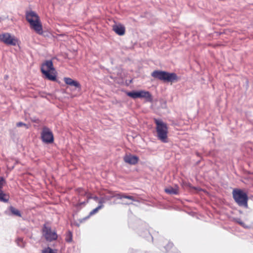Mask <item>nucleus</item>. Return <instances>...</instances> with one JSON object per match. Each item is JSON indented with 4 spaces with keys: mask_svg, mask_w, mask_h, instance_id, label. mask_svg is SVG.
<instances>
[{
    "mask_svg": "<svg viewBox=\"0 0 253 253\" xmlns=\"http://www.w3.org/2000/svg\"><path fill=\"white\" fill-rule=\"evenodd\" d=\"M53 63L51 60H46L42 64L41 71L45 77L50 81H55L56 76L50 73L51 71H54Z\"/></svg>",
    "mask_w": 253,
    "mask_h": 253,
    "instance_id": "4",
    "label": "nucleus"
},
{
    "mask_svg": "<svg viewBox=\"0 0 253 253\" xmlns=\"http://www.w3.org/2000/svg\"><path fill=\"white\" fill-rule=\"evenodd\" d=\"M125 204H129V203H125Z\"/></svg>",
    "mask_w": 253,
    "mask_h": 253,
    "instance_id": "26",
    "label": "nucleus"
},
{
    "mask_svg": "<svg viewBox=\"0 0 253 253\" xmlns=\"http://www.w3.org/2000/svg\"><path fill=\"white\" fill-rule=\"evenodd\" d=\"M105 202L104 199L103 198H100L99 200L98 203L99 204V205L96 208L93 209L92 211H91L89 215H92L95 213H96L99 210L101 209L103 207V203Z\"/></svg>",
    "mask_w": 253,
    "mask_h": 253,
    "instance_id": "15",
    "label": "nucleus"
},
{
    "mask_svg": "<svg viewBox=\"0 0 253 253\" xmlns=\"http://www.w3.org/2000/svg\"><path fill=\"white\" fill-rule=\"evenodd\" d=\"M233 197L235 201L240 206L248 207V197L247 194L241 189H234Z\"/></svg>",
    "mask_w": 253,
    "mask_h": 253,
    "instance_id": "3",
    "label": "nucleus"
},
{
    "mask_svg": "<svg viewBox=\"0 0 253 253\" xmlns=\"http://www.w3.org/2000/svg\"><path fill=\"white\" fill-rule=\"evenodd\" d=\"M4 183V179L0 177V201L6 203L9 200L8 196L2 190Z\"/></svg>",
    "mask_w": 253,
    "mask_h": 253,
    "instance_id": "10",
    "label": "nucleus"
},
{
    "mask_svg": "<svg viewBox=\"0 0 253 253\" xmlns=\"http://www.w3.org/2000/svg\"><path fill=\"white\" fill-rule=\"evenodd\" d=\"M65 240L66 242L69 243L72 241V233L71 231H69L66 233Z\"/></svg>",
    "mask_w": 253,
    "mask_h": 253,
    "instance_id": "20",
    "label": "nucleus"
},
{
    "mask_svg": "<svg viewBox=\"0 0 253 253\" xmlns=\"http://www.w3.org/2000/svg\"><path fill=\"white\" fill-rule=\"evenodd\" d=\"M43 235L48 241H52L55 240L57 238L56 233L53 231H51V228L49 227L44 226L43 229Z\"/></svg>",
    "mask_w": 253,
    "mask_h": 253,
    "instance_id": "8",
    "label": "nucleus"
},
{
    "mask_svg": "<svg viewBox=\"0 0 253 253\" xmlns=\"http://www.w3.org/2000/svg\"><path fill=\"white\" fill-rule=\"evenodd\" d=\"M16 126L17 127H21V126H25L27 128H28V125L25 124V123H23L22 122H18L16 124Z\"/></svg>",
    "mask_w": 253,
    "mask_h": 253,
    "instance_id": "23",
    "label": "nucleus"
},
{
    "mask_svg": "<svg viewBox=\"0 0 253 253\" xmlns=\"http://www.w3.org/2000/svg\"><path fill=\"white\" fill-rule=\"evenodd\" d=\"M93 199L96 201H98V202L100 199H99L98 197L95 196V197H93Z\"/></svg>",
    "mask_w": 253,
    "mask_h": 253,
    "instance_id": "25",
    "label": "nucleus"
},
{
    "mask_svg": "<svg viewBox=\"0 0 253 253\" xmlns=\"http://www.w3.org/2000/svg\"><path fill=\"white\" fill-rule=\"evenodd\" d=\"M42 253H57L56 251L50 247H46L42 250Z\"/></svg>",
    "mask_w": 253,
    "mask_h": 253,
    "instance_id": "19",
    "label": "nucleus"
},
{
    "mask_svg": "<svg viewBox=\"0 0 253 253\" xmlns=\"http://www.w3.org/2000/svg\"><path fill=\"white\" fill-rule=\"evenodd\" d=\"M115 197H116L117 199H121L123 198H126V199L130 200L132 201H135L134 198L133 196H127L124 194H121V193L117 194L115 195Z\"/></svg>",
    "mask_w": 253,
    "mask_h": 253,
    "instance_id": "16",
    "label": "nucleus"
},
{
    "mask_svg": "<svg viewBox=\"0 0 253 253\" xmlns=\"http://www.w3.org/2000/svg\"><path fill=\"white\" fill-rule=\"evenodd\" d=\"M126 94L133 99L137 98H144L147 102H152L153 100L152 95L148 91L142 90L138 91H132L127 92Z\"/></svg>",
    "mask_w": 253,
    "mask_h": 253,
    "instance_id": "5",
    "label": "nucleus"
},
{
    "mask_svg": "<svg viewBox=\"0 0 253 253\" xmlns=\"http://www.w3.org/2000/svg\"><path fill=\"white\" fill-rule=\"evenodd\" d=\"M0 41L8 45L15 46L18 43V39L8 33L0 34Z\"/></svg>",
    "mask_w": 253,
    "mask_h": 253,
    "instance_id": "6",
    "label": "nucleus"
},
{
    "mask_svg": "<svg viewBox=\"0 0 253 253\" xmlns=\"http://www.w3.org/2000/svg\"><path fill=\"white\" fill-rule=\"evenodd\" d=\"M236 221L243 227L246 228L247 226H245V223L240 219L237 218L235 219Z\"/></svg>",
    "mask_w": 253,
    "mask_h": 253,
    "instance_id": "22",
    "label": "nucleus"
},
{
    "mask_svg": "<svg viewBox=\"0 0 253 253\" xmlns=\"http://www.w3.org/2000/svg\"><path fill=\"white\" fill-rule=\"evenodd\" d=\"M40 18L38 15L33 11H27L26 13V19L29 24Z\"/></svg>",
    "mask_w": 253,
    "mask_h": 253,
    "instance_id": "11",
    "label": "nucleus"
},
{
    "mask_svg": "<svg viewBox=\"0 0 253 253\" xmlns=\"http://www.w3.org/2000/svg\"><path fill=\"white\" fill-rule=\"evenodd\" d=\"M16 242L18 246L23 248L25 246V242L23 241V240L22 238H18Z\"/></svg>",
    "mask_w": 253,
    "mask_h": 253,
    "instance_id": "21",
    "label": "nucleus"
},
{
    "mask_svg": "<svg viewBox=\"0 0 253 253\" xmlns=\"http://www.w3.org/2000/svg\"><path fill=\"white\" fill-rule=\"evenodd\" d=\"M156 124L157 137L158 140L163 143L168 142V127L167 124L161 119H154Z\"/></svg>",
    "mask_w": 253,
    "mask_h": 253,
    "instance_id": "1",
    "label": "nucleus"
},
{
    "mask_svg": "<svg viewBox=\"0 0 253 253\" xmlns=\"http://www.w3.org/2000/svg\"><path fill=\"white\" fill-rule=\"evenodd\" d=\"M124 161L130 165H135L138 163V158L136 156L126 155L124 158Z\"/></svg>",
    "mask_w": 253,
    "mask_h": 253,
    "instance_id": "13",
    "label": "nucleus"
},
{
    "mask_svg": "<svg viewBox=\"0 0 253 253\" xmlns=\"http://www.w3.org/2000/svg\"><path fill=\"white\" fill-rule=\"evenodd\" d=\"M151 76L164 82L173 83L178 81V77L174 73L164 71L155 70L151 73Z\"/></svg>",
    "mask_w": 253,
    "mask_h": 253,
    "instance_id": "2",
    "label": "nucleus"
},
{
    "mask_svg": "<svg viewBox=\"0 0 253 253\" xmlns=\"http://www.w3.org/2000/svg\"><path fill=\"white\" fill-rule=\"evenodd\" d=\"M41 138L42 141L46 144L52 143L54 141L52 132L47 127H43L41 132Z\"/></svg>",
    "mask_w": 253,
    "mask_h": 253,
    "instance_id": "7",
    "label": "nucleus"
},
{
    "mask_svg": "<svg viewBox=\"0 0 253 253\" xmlns=\"http://www.w3.org/2000/svg\"><path fill=\"white\" fill-rule=\"evenodd\" d=\"M30 27L39 35H42L43 33L42 25L40 18L30 24Z\"/></svg>",
    "mask_w": 253,
    "mask_h": 253,
    "instance_id": "9",
    "label": "nucleus"
},
{
    "mask_svg": "<svg viewBox=\"0 0 253 253\" xmlns=\"http://www.w3.org/2000/svg\"><path fill=\"white\" fill-rule=\"evenodd\" d=\"M165 191L167 193L171 195H176L178 193L177 188H174L171 187L165 189Z\"/></svg>",
    "mask_w": 253,
    "mask_h": 253,
    "instance_id": "17",
    "label": "nucleus"
},
{
    "mask_svg": "<svg viewBox=\"0 0 253 253\" xmlns=\"http://www.w3.org/2000/svg\"><path fill=\"white\" fill-rule=\"evenodd\" d=\"M64 81L66 84L72 86H74L76 88H78L79 90L81 89V85L79 82L77 81L73 80L70 78L65 77L64 78Z\"/></svg>",
    "mask_w": 253,
    "mask_h": 253,
    "instance_id": "12",
    "label": "nucleus"
},
{
    "mask_svg": "<svg viewBox=\"0 0 253 253\" xmlns=\"http://www.w3.org/2000/svg\"><path fill=\"white\" fill-rule=\"evenodd\" d=\"M113 30L119 36H123L125 33V27L121 24L113 25Z\"/></svg>",
    "mask_w": 253,
    "mask_h": 253,
    "instance_id": "14",
    "label": "nucleus"
},
{
    "mask_svg": "<svg viewBox=\"0 0 253 253\" xmlns=\"http://www.w3.org/2000/svg\"><path fill=\"white\" fill-rule=\"evenodd\" d=\"M10 211L13 214L18 216L19 217L21 216V214L20 213V211L18 210L15 209V208H14L12 206L10 207Z\"/></svg>",
    "mask_w": 253,
    "mask_h": 253,
    "instance_id": "18",
    "label": "nucleus"
},
{
    "mask_svg": "<svg viewBox=\"0 0 253 253\" xmlns=\"http://www.w3.org/2000/svg\"><path fill=\"white\" fill-rule=\"evenodd\" d=\"M173 246V244L172 243H169V244L167 245V248H166V250H167V248H169V247H172Z\"/></svg>",
    "mask_w": 253,
    "mask_h": 253,
    "instance_id": "24",
    "label": "nucleus"
}]
</instances>
